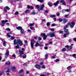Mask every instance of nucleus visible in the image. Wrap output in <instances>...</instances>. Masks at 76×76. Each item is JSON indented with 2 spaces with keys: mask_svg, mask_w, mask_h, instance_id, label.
<instances>
[{
  "mask_svg": "<svg viewBox=\"0 0 76 76\" xmlns=\"http://www.w3.org/2000/svg\"><path fill=\"white\" fill-rule=\"evenodd\" d=\"M67 34H64L63 36L64 38H66L67 37Z\"/></svg>",
  "mask_w": 76,
  "mask_h": 76,
  "instance_id": "43",
  "label": "nucleus"
},
{
  "mask_svg": "<svg viewBox=\"0 0 76 76\" xmlns=\"http://www.w3.org/2000/svg\"><path fill=\"white\" fill-rule=\"evenodd\" d=\"M65 12H70V10H69L68 9H66L65 10Z\"/></svg>",
  "mask_w": 76,
  "mask_h": 76,
  "instance_id": "41",
  "label": "nucleus"
},
{
  "mask_svg": "<svg viewBox=\"0 0 76 76\" xmlns=\"http://www.w3.org/2000/svg\"><path fill=\"white\" fill-rule=\"evenodd\" d=\"M10 72V69H8L7 71L6 72V73H9Z\"/></svg>",
  "mask_w": 76,
  "mask_h": 76,
  "instance_id": "22",
  "label": "nucleus"
},
{
  "mask_svg": "<svg viewBox=\"0 0 76 76\" xmlns=\"http://www.w3.org/2000/svg\"><path fill=\"white\" fill-rule=\"evenodd\" d=\"M6 30H7V31H10V29L9 28H6Z\"/></svg>",
  "mask_w": 76,
  "mask_h": 76,
  "instance_id": "56",
  "label": "nucleus"
},
{
  "mask_svg": "<svg viewBox=\"0 0 76 76\" xmlns=\"http://www.w3.org/2000/svg\"><path fill=\"white\" fill-rule=\"evenodd\" d=\"M50 17L51 18H55V17H56V15H50Z\"/></svg>",
  "mask_w": 76,
  "mask_h": 76,
  "instance_id": "18",
  "label": "nucleus"
},
{
  "mask_svg": "<svg viewBox=\"0 0 76 76\" xmlns=\"http://www.w3.org/2000/svg\"><path fill=\"white\" fill-rule=\"evenodd\" d=\"M40 76H45L44 74H42L41 75H40Z\"/></svg>",
  "mask_w": 76,
  "mask_h": 76,
  "instance_id": "64",
  "label": "nucleus"
},
{
  "mask_svg": "<svg viewBox=\"0 0 76 76\" xmlns=\"http://www.w3.org/2000/svg\"><path fill=\"white\" fill-rule=\"evenodd\" d=\"M6 8L7 10H10V8L8 7H6Z\"/></svg>",
  "mask_w": 76,
  "mask_h": 76,
  "instance_id": "51",
  "label": "nucleus"
},
{
  "mask_svg": "<svg viewBox=\"0 0 76 76\" xmlns=\"http://www.w3.org/2000/svg\"><path fill=\"white\" fill-rule=\"evenodd\" d=\"M17 45H20V46H22V42L20 40H18L17 41Z\"/></svg>",
  "mask_w": 76,
  "mask_h": 76,
  "instance_id": "6",
  "label": "nucleus"
},
{
  "mask_svg": "<svg viewBox=\"0 0 76 76\" xmlns=\"http://www.w3.org/2000/svg\"><path fill=\"white\" fill-rule=\"evenodd\" d=\"M64 31L65 32H68L69 31V30L67 29H64Z\"/></svg>",
  "mask_w": 76,
  "mask_h": 76,
  "instance_id": "31",
  "label": "nucleus"
},
{
  "mask_svg": "<svg viewBox=\"0 0 76 76\" xmlns=\"http://www.w3.org/2000/svg\"><path fill=\"white\" fill-rule=\"evenodd\" d=\"M27 7L28 9H34V7H30L29 5L27 6Z\"/></svg>",
  "mask_w": 76,
  "mask_h": 76,
  "instance_id": "17",
  "label": "nucleus"
},
{
  "mask_svg": "<svg viewBox=\"0 0 76 76\" xmlns=\"http://www.w3.org/2000/svg\"><path fill=\"white\" fill-rule=\"evenodd\" d=\"M12 57H14V59H15L16 58V55H12Z\"/></svg>",
  "mask_w": 76,
  "mask_h": 76,
  "instance_id": "47",
  "label": "nucleus"
},
{
  "mask_svg": "<svg viewBox=\"0 0 76 76\" xmlns=\"http://www.w3.org/2000/svg\"><path fill=\"white\" fill-rule=\"evenodd\" d=\"M69 34H70V33L69 32H67L66 33V35H69Z\"/></svg>",
  "mask_w": 76,
  "mask_h": 76,
  "instance_id": "59",
  "label": "nucleus"
},
{
  "mask_svg": "<svg viewBox=\"0 0 76 76\" xmlns=\"http://www.w3.org/2000/svg\"><path fill=\"white\" fill-rule=\"evenodd\" d=\"M67 69L68 70H70L72 69V66H69L67 67Z\"/></svg>",
  "mask_w": 76,
  "mask_h": 76,
  "instance_id": "16",
  "label": "nucleus"
},
{
  "mask_svg": "<svg viewBox=\"0 0 76 76\" xmlns=\"http://www.w3.org/2000/svg\"><path fill=\"white\" fill-rule=\"evenodd\" d=\"M50 30L53 32V31H54V28H51L50 29Z\"/></svg>",
  "mask_w": 76,
  "mask_h": 76,
  "instance_id": "48",
  "label": "nucleus"
},
{
  "mask_svg": "<svg viewBox=\"0 0 76 76\" xmlns=\"http://www.w3.org/2000/svg\"><path fill=\"white\" fill-rule=\"evenodd\" d=\"M66 22H67V20L65 19L63 20V23H66Z\"/></svg>",
  "mask_w": 76,
  "mask_h": 76,
  "instance_id": "30",
  "label": "nucleus"
},
{
  "mask_svg": "<svg viewBox=\"0 0 76 76\" xmlns=\"http://www.w3.org/2000/svg\"><path fill=\"white\" fill-rule=\"evenodd\" d=\"M24 48H22V50H19V54H20L19 56L21 57L22 56L23 54H24V52H23V51L24 50Z\"/></svg>",
  "mask_w": 76,
  "mask_h": 76,
  "instance_id": "3",
  "label": "nucleus"
},
{
  "mask_svg": "<svg viewBox=\"0 0 76 76\" xmlns=\"http://www.w3.org/2000/svg\"><path fill=\"white\" fill-rule=\"evenodd\" d=\"M62 51H66V49L65 48H63L61 50Z\"/></svg>",
  "mask_w": 76,
  "mask_h": 76,
  "instance_id": "25",
  "label": "nucleus"
},
{
  "mask_svg": "<svg viewBox=\"0 0 76 76\" xmlns=\"http://www.w3.org/2000/svg\"><path fill=\"white\" fill-rule=\"evenodd\" d=\"M56 24L55 23H53L51 25V26H56Z\"/></svg>",
  "mask_w": 76,
  "mask_h": 76,
  "instance_id": "45",
  "label": "nucleus"
},
{
  "mask_svg": "<svg viewBox=\"0 0 76 76\" xmlns=\"http://www.w3.org/2000/svg\"><path fill=\"white\" fill-rule=\"evenodd\" d=\"M42 39V38L41 37H39V41H41Z\"/></svg>",
  "mask_w": 76,
  "mask_h": 76,
  "instance_id": "58",
  "label": "nucleus"
},
{
  "mask_svg": "<svg viewBox=\"0 0 76 76\" xmlns=\"http://www.w3.org/2000/svg\"><path fill=\"white\" fill-rule=\"evenodd\" d=\"M39 44L38 42H37L36 44L35 45V46L36 47H38V46H39Z\"/></svg>",
  "mask_w": 76,
  "mask_h": 76,
  "instance_id": "27",
  "label": "nucleus"
},
{
  "mask_svg": "<svg viewBox=\"0 0 76 76\" xmlns=\"http://www.w3.org/2000/svg\"><path fill=\"white\" fill-rule=\"evenodd\" d=\"M56 15L57 16H60V13H57Z\"/></svg>",
  "mask_w": 76,
  "mask_h": 76,
  "instance_id": "62",
  "label": "nucleus"
},
{
  "mask_svg": "<svg viewBox=\"0 0 76 76\" xmlns=\"http://www.w3.org/2000/svg\"><path fill=\"white\" fill-rule=\"evenodd\" d=\"M48 5L49 6V7H51L53 6V4L50 2H48Z\"/></svg>",
  "mask_w": 76,
  "mask_h": 76,
  "instance_id": "13",
  "label": "nucleus"
},
{
  "mask_svg": "<svg viewBox=\"0 0 76 76\" xmlns=\"http://www.w3.org/2000/svg\"><path fill=\"white\" fill-rule=\"evenodd\" d=\"M69 48L70 49V50H71V49H72V48H73V47L72 46H69Z\"/></svg>",
  "mask_w": 76,
  "mask_h": 76,
  "instance_id": "36",
  "label": "nucleus"
},
{
  "mask_svg": "<svg viewBox=\"0 0 76 76\" xmlns=\"http://www.w3.org/2000/svg\"><path fill=\"white\" fill-rule=\"evenodd\" d=\"M15 15H17L18 14H19V12H18V11H17L15 13Z\"/></svg>",
  "mask_w": 76,
  "mask_h": 76,
  "instance_id": "42",
  "label": "nucleus"
},
{
  "mask_svg": "<svg viewBox=\"0 0 76 76\" xmlns=\"http://www.w3.org/2000/svg\"><path fill=\"white\" fill-rule=\"evenodd\" d=\"M7 36L9 38H10V37H11V36L9 35V34H7Z\"/></svg>",
  "mask_w": 76,
  "mask_h": 76,
  "instance_id": "39",
  "label": "nucleus"
},
{
  "mask_svg": "<svg viewBox=\"0 0 76 76\" xmlns=\"http://www.w3.org/2000/svg\"><path fill=\"white\" fill-rule=\"evenodd\" d=\"M29 12H30V11L29 10H27L25 11L24 13H29Z\"/></svg>",
  "mask_w": 76,
  "mask_h": 76,
  "instance_id": "14",
  "label": "nucleus"
},
{
  "mask_svg": "<svg viewBox=\"0 0 76 76\" xmlns=\"http://www.w3.org/2000/svg\"><path fill=\"white\" fill-rule=\"evenodd\" d=\"M58 20H59V22H62V21H63V19H61V18H59L58 19Z\"/></svg>",
  "mask_w": 76,
  "mask_h": 76,
  "instance_id": "28",
  "label": "nucleus"
},
{
  "mask_svg": "<svg viewBox=\"0 0 76 76\" xmlns=\"http://www.w3.org/2000/svg\"><path fill=\"white\" fill-rule=\"evenodd\" d=\"M8 21V20H6L5 21L4 20H2L1 21L2 23L1 25V26H4V24H5V23L7 22Z\"/></svg>",
  "mask_w": 76,
  "mask_h": 76,
  "instance_id": "7",
  "label": "nucleus"
},
{
  "mask_svg": "<svg viewBox=\"0 0 76 76\" xmlns=\"http://www.w3.org/2000/svg\"><path fill=\"white\" fill-rule=\"evenodd\" d=\"M34 42L35 41L34 40H31V46L32 49H33L34 48Z\"/></svg>",
  "mask_w": 76,
  "mask_h": 76,
  "instance_id": "5",
  "label": "nucleus"
},
{
  "mask_svg": "<svg viewBox=\"0 0 76 76\" xmlns=\"http://www.w3.org/2000/svg\"><path fill=\"white\" fill-rule=\"evenodd\" d=\"M35 12H33L31 13V15H35Z\"/></svg>",
  "mask_w": 76,
  "mask_h": 76,
  "instance_id": "44",
  "label": "nucleus"
},
{
  "mask_svg": "<svg viewBox=\"0 0 76 76\" xmlns=\"http://www.w3.org/2000/svg\"><path fill=\"white\" fill-rule=\"evenodd\" d=\"M26 55L25 54L23 56V58H26Z\"/></svg>",
  "mask_w": 76,
  "mask_h": 76,
  "instance_id": "29",
  "label": "nucleus"
},
{
  "mask_svg": "<svg viewBox=\"0 0 76 76\" xmlns=\"http://www.w3.org/2000/svg\"><path fill=\"white\" fill-rule=\"evenodd\" d=\"M61 3H62V4L63 5H66V2L64 1V0H61L60 1Z\"/></svg>",
  "mask_w": 76,
  "mask_h": 76,
  "instance_id": "8",
  "label": "nucleus"
},
{
  "mask_svg": "<svg viewBox=\"0 0 76 76\" xmlns=\"http://www.w3.org/2000/svg\"><path fill=\"white\" fill-rule=\"evenodd\" d=\"M44 5L43 4L40 6V9H39L40 10H42L44 9Z\"/></svg>",
  "mask_w": 76,
  "mask_h": 76,
  "instance_id": "11",
  "label": "nucleus"
},
{
  "mask_svg": "<svg viewBox=\"0 0 76 76\" xmlns=\"http://www.w3.org/2000/svg\"><path fill=\"white\" fill-rule=\"evenodd\" d=\"M46 20L45 19H43L42 20V22H45Z\"/></svg>",
  "mask_w": 76,
  "mask_h": 76,
  "instance_id": "53",
  "label": "nucleus"
},
{
  "mask_svg": "<svg viewBox=\"0 0 76 76\" xmlns=\"http://www.w3.org/2000/svg\"><path fill=\"white\" fill-rule=\"evenodd\" d=\"M23 72V69H21L19 71V73H22V72Z\"/></svg>",
  "mask_w": 76,
  "mask_h": 76,
  "instance_id": "33",
  "label": "nucleus"
},
{
  "mask_svg": "<svg viewBox=\"0 0 76 76\" xmlns=\"http://www.w3.org/2000/svg\"><path fill=\"white\" fill-rule=\"evenodd\" d=\"M45 74L46 75H50V73L48 72H46L45 73Z\"/></svg>",
  "mask_w": 76,
  "mask_h": 76,
  "instance_id": "32",
  "label": "nucleus"
},
{
  "mask_svg": "<svg viewBox=\"0 0 76 76\" xmlns=\"http://www.w3.org/2000/svg\"><path fill=\"white\" fill-rule=\"evenodd\" d=\"M9 55V51L7 50V52L5 54V56H8Z\"/></svg>",
  "mask_w": 76,
  "mask_h": 76,
  "instance_id": "15",
  "label": "nucleus"
},
{
  "mask_svg": "<svg viewBox=\"0 0 76 76\" xmlns=\"http://www.w3.org/2000/svg\"><path fill=\"white\" fill-rule=\"evenodd\" d=\"M35 67H36L37 69H41V66L39 65H38L37 64L35 65Z\"/></svg>",
  "mask_w": 76,
  "mask_h": 76,
  "instance_id": "9",
  "label": "nucleus"
},
{
  "mask_svg": "<svg viewBox=\"0 0 76 76\" xmlns=\"http://www.w3.org/2000/svg\"><path fill=\"white\" fill-rule=\"evenodd\" d=\"M36 7H37V10L38 12H41V10H39V8H40V6H39V5H37L36 6Z\"/></svg>",
  "mask_w": 76,
  "mask_h": 76,
  "instance_id": "10",
  "label": "nucleus"
},
{
  "mask_svg": "<svg viewBox=\"0 0 76 76\" xmlns=\"http://www.w3.org/2000/svg\"><path fill=\"white\" fill-rule=\"evenodd\" d=\"M55 61L56 62H58V61H60V60L58 59H57Z\"/></svg>",
  "mask_w": 76,
  "mask_h": 76,
  "instance_id": "38",
  "label": "nucleus"
},
{
  "mask_svg": "<svg viewBox=\"0 0 76 76\" xmlns=\"http://www.w3.org/2000/svg\"><path fill=\"white\" fill-rule=\"evenodd\" d=\"M48 54H46L45 55V59H48Z\"/></svg>",
  "mask_w": 76,
  "mask_h": 76,
  "instance_id": "19",
  "label": "nucleus"
},
{
  "mask_svg": "<svg viewBox=\"0 0 76 76\" xmlns=\"http://www.w3.org/2000/svg\"><path fill=\"white\" fill-rule=\"evenodd\" d=\"M42 69H45V65H43L42 67Z\"/></svg>",
  "mask_w": 76,
  "mask_h": 76,
  "instance_id": "34",
  "label": "nucleus"
},
{
  "mask_svg": "<svg viewBox=\"0 0 76 76\" xmlns=\"http://www.w3.org/2000/svg\"><path fill=\"white\" fill-rule=\"evenodd\" d=\"M16 28L17 29H18V30H20V32L21 34H24V31L22 29V27L21 26H19V27H16Z\"/></svg>",
  "mask_w": 76,
  "mask_h": 76,
  "instance_id": "2",
  "label": "nucleus"
},
{
  "mask_svg": "<svg viewBox=\"0 0 76 76\" xmlns=\"http://www.w3.org/2000/svg\"><path fill=\"white\" fill-rule=\"evenodd\" d=\"M41 36L42 37H43V39L44 40H45L47 39L48 36L50 37L51 38L54 37H55V38L56 37V36H55L54 33L52 32H50L47 34V35H46L45 34H41Z\"/></svg>",
  "mask_w": 76,
  "mask_h": 76,
  "instance_id": "1",
  "label": "nucleus"
},
{
  "mask_svg": "<svg viewBox=\"0 0 76 76\" xmlns=\"http://www.w3.org/2000/svg\"><path fill=\"white\" fill-rule=\"evenodd\" d=\"M15 48H19V45H17L15 46Z\"/></svg>",
  "mask_w": 76,
  "mask_h": 76,
  "instance_id": "35",
  "label": "nucleus"
},
{
  "mask_svg": "<svg viewBox=\"0 0 76 76\" xmlns=\"http://www.w3.org/2000/svg\"><path fill=\"white\" fill-rule=\"evenodd\" d=\"M10 62L9 61L7 62V63H6V65H10Z\"/></svg>",
  "mask_w": 76,
  "mask_h": 76,
  "instance_id": "21",
  "label": "nucleus"
},
{
  "mask_svg": "<svg viewBox=\"0 0 76 76\" xmlns=\"http://www.w3.org/2000/svg\"><path fill=\"white\" fill-rule=\"evenodd\" d=\"M4 11L5 12H7V10L6 8H4Z\"/></svg>",
  "mask_w": 76,
  "mask_h": 76,
  "instance_id": "61",
  "label": "nucleus"
},
{
  "mask_svg": "<svg viewBox=\"0 0 76 76\" xmlns=\"http://www.w3.org/2000/svg\"><path fill=\"white\" fill-rule=\"evenodd\" d=\"M14 43L15 45H16L17 44V42H16V40L15 39L14 40Z\"/></svg>",
  "mask_w": 76,
  "mask_h": 76,
  "instance_id": "23",
  "label": "nucleus"
},
{
  "mask_svg": "<svg viewBox=\"0 0 76 76\" xmlns=\"http://www.w3.org/2000/svg\"><path fill=\"white\" fill-rule=\"evenodd\" d=\"M34 25V23H31L30 25H29V26H33Z\"/></svg>",
  "mask_w": 76,
  "mask_h": 76,
  "instance_id": "49",
  "label": "nucleus"
},
{
  "mask_svg": "<svg viewBox=\"0 0 76 76\" xmlns=\"http://www.w3.org/2000/svg\"><path fill=\"white\" fill-rule=\"evenodd\" d=\"M12 71H14V70H16V68H15V67L13 66L12 68Z\"/></svg>",
  "mask_w": 76,
  "mask_h": 76,
  "instance_id": "24",
  "label": "nucleus"
},
{
  "mask_svg": "<svg viewBox=\"0 0 76 76\" xmlns=\"http://www.w3.org/2000/svg\"><path fill=\"white\" fill-rule=\"evenodd\" d=\"M62 13H65V12H66V10L64 9L62 11Z\"/></svg>",
  "mask_w": 76,
  "mask_h": 76,
  "instance_id": "46",
  "label": "nucleus"
},
{
  "mask_svg": "<svg viewBox=\"0 0 76 76\" xmlns=\"http://www.w3.org/2000/svg\"><path fill=\"white\" fill-rule=\"evenodd\" d=\"M39 46L40 47H44V45L42 44H39Z\"/></svg>",
  "mask_w": 76,
  "mask_h": 76,
  "instance_id": "55",
  "label": "nucleus"
},
{
  "mask_svg": "<svg viewBox=\"0 0 76 76\" xmlns=\"http://www.w3.org/2000/svg\"><path fill=\"white\" fill-rule=\"evenodd\" d=\"M73 39L76 42V38H73Z\"/></svg>",
  "mask_w": 76,
  "mask_h": 76,
  "instance_id": "63",
  "label": "nucleus"
},
{
  "mask_svg": "<svg viewBox=\"0 0 76 76\" xmlns=\"http://www.w3.org/2000/svg\"><path fill=\"white\" fill-rule=\"evenodd\" d=\"M45 12L46 13H48V10H45Z\"/></svg>",
  "mask_w": 76,
  "mask_h": 76,
  "instance_id": "50",
  "label": "nucleus"
},
{
  "mask_svg": "<svg viewBox=\"0 0 76 76\" xmlns=\"http://www.w3.org/2000/svg\"><path fill=\"white\" fill-rule=\"evenodd\" d=\"M30 28L31 30H34V27H30Z\"/></svg>",
  "mask_w": 76,
  "mask_h": 76,
  "instance_id": "52",
  "label": "nucleus"
},
{
  "mask_svg": "<svg viewBox=\"0 0 76 76\" xmlns=\"http://www.w3.org/2000/svg\"><path fill=\"white\" fill-rule=\"evenodd\" d=\"M44 48L45 50H47L48 49V47H44Z\"/></svg>",
  "mask_w": 76,
  "mask_h": 76,
  "instance_id": "57",
  "label": "nucleus"
},
{
  "mask_svg": "<svg viewBox=\"0 0 76 76\" xmlns=\"http://www.w3.org/2000/svg\"><path fill=\"white\" fill-rule=\"evenodd\" d=\"M6 25H8V26H9V25H10V24L8 23H6Z\"/></svg>",
  "mask_w": 76,
  "mask_h": 76,
  "instance_id": "60",
  "label": "nucleus"
},
{
  "mask_svg": "<svg viewBox=\"0 0 76 76\" xmlns=\"http://www.w3.org/2000/svg\"><path fill=\"white\" fill-rule=\"evenodd\" d=\"M47 26H48H48H50V23H49V22H48L47 23Z\"/></svg>",
  "mask_w": 76,
  "mask_h": 76,
  "instance_id": "26",
  "label": "nucleus"
},
{
  "mask_svg": "<svg viewBox=\"0 0 76 76\" xmlns=\"http://www.w3.org/2000/svg\"><path fill=\"white\" fill-rule=\"evenodd\" d=\"M59 3V1L58 0L56 3H55L54 4V6H56L58 5V4Z\"/></svg>",
  "mask_w": 76,
  "mask_h": 76,
  "instance_id": "12",
  "label": "nucleus"
},
{
  "mask_svg": "<svg viewBox=\"0 0 76 76\" xmlns=\"http://www.w3.org/2000/svg\"><path fill=\"white\" fill-rule=\"evenodd\" d=\"M68 25H70L71 28H73V27H74V25H75V22H72L71 23H68Z\"/></svg>",
  "mask_w": 76,
  "mask_h": 76,
  "instance_id": "4",
  "label": "nucleus"
},
{
  "mask_svg": "<svg viewBox=\"0 0 76 76\" xmlns=\"http://www.w3.org/2000/svg\"><path fill=\"white\" fill-rule=\"evenodd\" d=\"M68 26L67 25H66L64 26V29H66V28H67Z\"/></svg>",
  "mask_w": 76,
  "mask_h": 76,
  "instance_id": "40",
  "label": "nucleus"
},
{
  "mask_svg": "<svg viewBox=\"0 0 76 76\" xmlns=\"http://www.w3.org/2000/svg\"><path fill=\"white\" fill-rule=\"evenodd\" d=\"M59 34H63V31H59Z\"/></svg>",
  "mask_w": 76,
  "mask_h": 76,
  "instance_id": "54",
  "label": "nucleus"
},
{
  "mask_svg": "<svg viewBox=\"0 0 76 76\" xmlns=\"http://www.w3.org/2000/svg\"><path fill=\"white\" fill-rule=\"evenodd\" d=\"M38 1H39L40 3H42L43 2V0H37Z\"/></svg>",
  "mask_w": 76,
  "mask_h": 76,
  "instance_id": "37",
  "label": "nucleus"
},
{
  "mask_svg": "<svg viewBox=\"0 0 76 76\" xmlns=\"http://www.w3.org/2000/svg\"><path fill=\"white\" fill-rule=\"evenodd\" d=\"M3 45H4V46H5L6 45V42L5 41H4L3 42Z\"/></svg>",
  "mask_w": 76,
  "mask_h": 76,
  "instance_id": "20",
  "label": "nucleus"
}]
</instances>
